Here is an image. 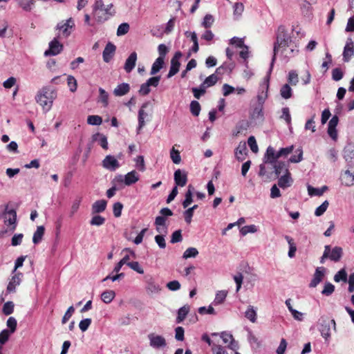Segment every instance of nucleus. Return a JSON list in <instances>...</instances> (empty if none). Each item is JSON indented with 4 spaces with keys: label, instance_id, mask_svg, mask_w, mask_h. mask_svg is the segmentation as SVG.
Here are the masks:
<instances>
[{
    "label": "nucleus",
    "instance_id": "obj_1",
    "mask_svg": "<svg viewBox=\"0 0 354 354\" xmlns=\"http://www.w3.org/2000/svg\"><path fill=\"white\" fill-rule=\"evenodd\" d=\"M291 38L288 35L286 29L283 26H280L277 30V41L274 46V55L272 59L270 68L269 73L271 72L274 62L276 59V55L281 51V54L285 57H290L295 53L298 52V50L294 48H288L290 43L291 42Z\"/></svg>",
    "mask_w": 354,
    "mask_h": 354
},
{
    "label": "nucleus",
    "instance_id": "obj_2",
    "mask_svg": "<svg viewBox=\"0 0 354 354\" xmlns=\"http://www.w3.org/2000/svg\"><path fill=\"white\" fill-rule=\"evenodd\" d=\"M93 15L95 21L102 24L115 14L113 3L104 4L103 0H96L92 6Z\"/></svg>",
    "mask_w": 354,
    "mask_h": 354
},
{
    "label": "nucleus",
    "instance_id": "obj_3",
    "mask_svg": "<svg viewBox=\"0 0 354 354\" xmlns=\"http://www.w3.org/2000/svg\"><path fill=\"white\" fill-rule=\"evenodd\" d=\"M57 97V91L52 86L43 87L36 95L37 102L41 106L45 112L49 111Z\"/></svg>",
    "mask_w": 354,
    "mask_h": 354
},
{
    "label": "nucleus",
    "instance_id": "obj_4",
    "mask_svg": "<svg viewBox=\"0 0 354 354\" xmlns=\"http://www.w3.org/2000/svg\"><path fill=\"white\" fill-rule=\"evenodd\" d=\"M75 27V22L72 18L62 21L57 24L56 30L58 31L57 37L67 38L73 32Z\"/></svg>",
    "mask_w": 354,
    "mask_h": 354
},
{
    "label": "nucleus",
    "instance_id": "obj_5",
    "mask_svg": "<svg viewBox=\"0 0 354 354\" xmlns=\"http://www.w3.org/2000/svg\"><path fill=\"white\" fill-rule=\"evenodd\" d=\"M1 217L8 228L11 231H14L17 226V214L15 210L10 209L8 205H6Z\"/></svg>",
    "mask_w": 354,
    "mask_h": 354
},
{
    "label": "nucleus",
    "instance_id": "obj_6",
    "mask_svg": "<svg viewBox=\"0 0 354 354\" xmlns=\"http://www.w3.org/2000/svg\"><path fill=\"white\" fill-rule=\"evenodd\" d=\"M140 179L139 175L135 170H133L126 175H118L115 180L118 183H123L127 186H130L137 183Z\"/></svg>",
    "mask_w": 354,
    "mask_h": 354
},
{
    "label": "nucleus",
    "instance_id": "obj_7",
    "mask_svg": "<svg viewBox=\"0 0 354 354\" xmlns=\"http://www.w3.org/2000/svg\"><path fill=\"white\" fill-rule=\"evenodd\" d=\"M333 325L334 330L336 328V323L334 319L328 320L327 319H322L319 330L322 336L326 341L330 337V327Z\"/></svg>",
    "mask_w": 354,
    "mask_h": 354
},
{
    "label": "nucleus",
    "instance_id": "obj_8",
    "mask_svg": "<svg viewBox=\"0 0 354 354\" xmlns=\"http://www.w3.org/2000/svg\"><path fill=\"white\" fill-rule=\"evenodd\" d=\"M326 251L328 253V259L334 262H339L343 256V249L340 246H335L331 248L330 245H326L324 246Z\"/></svg>",
    "mask_w": 354,
    "mask_h": 354
},
{
    "label": "nucleus",
    "instance_id": "obj_9",
    "mask_svg": "<svg viewBox=\"0 0 354 354\" xmlns=\"http://www.w3.org/2000/svg\"><path fill=\"white\" fill-rule=\"evenodd\" d=\"M148 339L149 340L150 346L153 348H163L167 345L166 339L162 335H156L155 333H150L148 335Z\"/></svg>",
    "mask_w": 354,
    "mask_h": 354
},
{
    "label": "nucleus",
    "instance_id": "obj_10",
    "mask_svg": "<svg viewBox=\"0 0 354 354\" xmlns=\"http://www.w3.org/2000/svg\"><path fill=\"white\" fill-rule=\"evenodd\" d=\"M59 37H55L49 43V48L44 52L45 56H55L59 54L63 50V45L58 41Z\"/></svg>",
    "mask_w": 354,
    "mask_h": 354
},
{
    "label": "nucleus",
    "instance_id": "obj_11",
    "mask_svg": "<svg viewBox=\"0 0 354 354\" xmlns=\"http://www.w3.org/2000/svg\"><path fill=\"white\" fill-rule=\"evenodd\" d=\"M102 167L109 171H115L120 167L118 160L111 155L106 156L102 160Z\"/></svg>",
    "mask_w": 354,
    "mask_h": 354
},
{
    "label": "nucleus",
    "instance_id": "obj_12",
    "mask_svg": "<svg viewBox=\"0 0 354 354\" xmlns=\"http://www.w3.org/2000/svg\"><path fill=\"white\" fill-rule=\"evenodd\" d=\"M181 57L182 53L178 51L175 53L174 57L171 59L170 69L167 74L168 78L171 77L178 72L180 66L178 60Z\"/></svg>",
    "mask_w": 354,
    "mask_h": 354
},
{
    "label": "nucleus",
    "instance_id": "obj_13",
    "mask_svg": "<svg viewBox=\"0 0 354 354\" xmlns=\"http://www.w3.org/2000/svg\"><path fill=\"white\" fill-rule=\"evenodd\" d=\"M354 55V43L351 38L346 41L343 51V59L345 62H348Z\"/></svg>",
    "mask_w": 354,
    "mask_h": 354
},
{
    "label": "nucleus",
    "instance_id": "obj_14",
    "mask_svg": "<svg viewBox=\"0 0 354 354\" xmlns=\"http://www.w3.org/2000/svg\"><path fill=\"white\" fill-rule=\"evenodd\" d=\"M279 158H280V156H278V152H276L273 147H268L264 156L263 161L265 163L272 165L277 162V160Z\"/></svg>",
    "mask_w": 354,
    "mask_h": 354
},
{
    "label": "nucleus",
    "instance_id": "obj_15",
    "mask_svg": "<svg viewBox=\"0 0 354 354\" xmlns=\"http://www.w3.org/2000/svg\"><path fill=\"white\" fill-rule=\"evenodd\" d=\"M342 184L350 187L354 185V171L346 169L343 171L340 176Z\"/></svg>",
    "mask_w": 354,
    "mask_h": 354
},
{
    "label": "nucleus",
    "instance_id": "obj_16",
    "mask_svg": "<svg viewBox=\"0 0 354 354\" xmlns=\"http://www.w3.org/2000/svg\"><path fill=\"white\" fill-rule=\"evenodd\" d=\"M149 103L148 102H145L144 103L139 111H138V133H139L140 131L144 127V126L145 125V118H147L149 116L148 113L147 112H145V109L147 107Z\"/></svg>",
    "mask_w": 354,
    "mask_h": 354
},
{
    "label": "nucleus",
    "instance_id": "obj_17",
    "mask_svg": "<svg viewBox=\"0 0 354 354\" xmlns=\"http://www.w3.org/2000/svg\"><path fill=\"white\" fill-rule=\"evenodd\" d=\"M344 158L348 164H354V143H348L344 147Z\"/></svg>",
    "mask_w": 354,
    "mask_h": 354
},
{
    "label": "nucleus",
    "instance_id": "obj_18",
    "mask_svg": "<svg viewBox=\"0 0 354 354\" xmlns=\"http://www.w3.org/2000/svg\"><path fill=\"white\" fill-rule=\"evenodd\" d=\"M174 181L178 186H185L187 182V174L180 169H177L174 172Z\"/></svg>",
    "mask_w": 354,
    "mask_h": 354
},
{
    "label": "nucleus",
    "instance_id": "obj_19",
    "mask_svg": "<svg viewBox=\"0 0 354 354\" xmlns=\"http://www.w3.org/2000/svg\"><path fill=\"white\" fill-rule=\"evenodd\" d=\"M137 61V53L133 52L126 59L124 69L127 73H130L135 67Z\"/></svg>",
    "mask_w": 354,
    "mask_h": 354
},
{
    "label": "nucleus",
    "instance_id": "obj_20",
    "mask_svg": "<svg viewBox=\"0 0 354 354\" xmlns=\"http://www.w3.org/2000/svg\"><path fill=\"white\" fill-rule=\"evenodd\" d=\"M115 51V46L112 43H108L103 50V59L108 63L113 57Z\"/></svg>",
    "mask_w": 354,
    "mask_h": 354
},
{
    "label": "nucleus",
    "instance_id": "obj_21",
    "mask_svg": "<svg viewBox=\"0 0 354 354\" xmlns=\"http://www.w3.org/2000/svg\"><path fill=\"white\" fill-rule=\"evenodd\" d=\"M324 268L323 267L317 268L316 269L313 278L310 283V287L315 288L322 281L324 275Z\"/></svg>",
    "mask_w": 354,
    "mask_h": 354
},
{
    "label": "nucleus",
    "instance_id": "obj_22",
    "mask_svg": "<svg viewBox=\"0 0 354 354\" xmlns=\"http://www.w3.org/2000/svg\"><path fill=\"white\" fill-rule=\"evenodd\" d=\"M221 337L222 338L223 343L229 344L228 347L232 350H236L238 348V344L234 341L232 335L226 332H223L221 333Z\"/></svg>",
    "mask_w": 354,
    "mask_h": 354
},
{
    "label": "nucleus",
    "instance_id": "obj_23",
    "mask_svg": "<svg viewBox=\"0 0 354 354\" xmlns=\"http://www.w3.org/2000/svg\"><path fill=\"white\" fill-rule=\"evenodd\" d=\"M292 183V179L290 176V173L287 172L279 178L278 185L282 188L286 189L291 186Z\"/></svg>",
    "mask_w": 354,
    "mask_h": 354
},
{
    "label": "nucleus",
    "instance_id": "obj_24",
    "mask_svg": "<svg viewBox=\"0 0 354 354\" xmlns=\"http://www.w3.org/2000/svg\"><path fill=\"white\" fill-rule=\"evenodd\" d=\"M130 91V86L127 83H122L118 84L113 90V94L115 96H123L128 93Z\"/></svg>",
    "mask_w": 354,
    "mask_h": 354
},
{
    "label": "nucleus",
    "instance_id": "obj_25",
    "mask_svg": "<svg viewBox=\"0 0 354 354\" xmlns=\"http://www.w3.org/2000/svg\"><path fill=\"white\" fill-rule=\"evenodd\" d=\"M106 201L105 200H98L92 205V214H95L101 213L106 209Z\"/></svg>",
    "mask_w": 354,
    "mask_h": 354
},
{
    "label": "nucleus",
    "instance_id": "obj_26",
    "mask_svg": "<svg viewBox=\"0 0 354 354\" xmlns=\"http://www.w3.org/2000/svg\"><path fill=\"white\" fill-rule=\"evenodd\" d=\"M247 154L245 142H240L235 150V156L239 160H243Z\"/></svg>",
    "mask_w": 354,
    "mask_h": 354
},
{
    "label": "nucleus",
    "instance_id": "obj_27",
    "mask_svg": "<svg viewBox=\"0 0 354 354\" xmlns=\"http://www.w3.org/2000/svg\"><path fill=\"white\" fill-rule=\"evenodd\" d=\"M21 282L20 274H15L11 280L10 281L8 286H7V292L8 293L12 292L15 291L16 286H19Z\"/></svg>",
    "mask_w": 354,
    "mask_h": 354
},
{
    "label": "nucleus",
    "instance_id": "obj_28",
    "mask_svg": "<svg viewBox=\"0 0 354 354\" xmlns=\"http://www.w3.org/2000/svg\"><path fill=\"white\" fill-rule=\"evenodd\" d=\"M272 165L274 169V173L277 176L282 173H284L285 174H287V172H289L286 165L283 162H276L272 164Z\"/></svg>",
    "mask_w": 354,
    "mask_h": 354
},
{
    "label": "nucleus",
    "instance_id": "obj_29",
    "mask_svg": "<svg viewBox=\"0 0 354 354\" xmlns=\"http://www.w3.org/2000/svg\"><path fill=\"white\" fill-rule=\"evenodd\" d=\"M245 317L252 323H255L257 319V310L252 306H248L245 312Z\"/></svg>",
    "mask_w": 354,
    "mask_h": 354
},
{
    "label": "nucleus",
    "instance_id": "obj_30",
    "mask_svg": "<svg viewBox=\"0 0 354 354\" xmlns=\"http://www.w3.org/2000/svg\"><path fill=\"white\" fill-rule=\"evenodd\" d=\"M160 286L155 283L153 280H149L147 285V291L149 294L154 295L158 294L160 292Z\"/></svg>",
    "mask_w": 354,
    "mask_h": 354
},
{
    "label": "nucleus",
    "instance_id": "obj_31",
    "mask_svg": "<svg viewBox=\"0 0 354 354\" xmlns=\"http://www.w3.org/2000/svg\"><path fill=\"white\" fill-rule=\"evenodd\" d=\"M97 102L101 103L104 107H106L109 104V93L102 88H99Z\"/></svg>",
    "mask_w": 354,
    "mask_h": 354
},
{
    "label": "nucleus",
    "instance_id": "obj_32",
    "mask_svg": "<svg viewBox=\"0 0 354 354\" xmlns=\"http://www.w3.org/2000/svg\"><path fill=\"white\" fill-rule=\"evenodd\" d=\"M45 228L44 226H38L36 231L35 232L32 237V242L35 244H38L42 240L44 234Z\"/></svg>",
    "mask_w": 354,
    "mask_h": 354
},
{
    "label": "nucleus",
    "instance_id": "obj_33",
    "mask_svg": "<svg viewBox=\"0 0 354 354\" xmlns=\"http://www.w3.org/2000/svg\"><path fill=\"white\" fill-rule=\"evenodd\" d=\"M164 64V59L162 57H158L153 62L150 74L151 75H156L162 68Z\"/></svg>",
    "mask_w": 354,
    "mask_h": 354
},
{
    "label": "nucleus",
    "instance_id": "obj_34",
    "mask_svg": "<svg viewBox=\"0 0 354 354\" xmlns=\"http://www.w3.org/2000/svg\"><path fill=\"white\" fill-rule=\"evenodd\" d=\"M93 139L95 141H97L99 145L104 149H108L107 138L101 133H96L93 135Z\"/></svg>",
    "mask_w": 354,
    "mask_h": 354
},
{
    "label": "nucleus",
    "instance_id": "obj_35",
    "mask_svg": "<svg viewBox=\"0 0 354 354\" xmlns=\"http://www.w3.org/2000/svg\"><path fill=\"white\" fill-rule=\"evenodd\" d=\"M292 90L289 84H283L280 89V95L282 98L287 100L292 97Z\"/></svg>",
    "mask_w": 354,
    "mask_h": 354
},
{
    "label": "nucleus",
    "instance_id": "obj_36",
    "mask_svg": "<svg viewBox=\"0 0 354 354\" xmlns=\"http://www.w3.org/2000/svg\"><path fill=\"white\" fill-rule=\"evenodd\" d=\"M227 295V291L226 290H219L216 293L215 298L213 304L214 305H219L224 302L226 297Z\"/></svg>",
    "mask_w": 354,
    "mask_h": 354
},
{
    "label": "nucleus",
    "instance_id": "obj_37",
    "mask_svg": "<svg viewBox=\"0 0 354 354\" xmlns=\"http://www.w3.org/2000/svg\"><path fill=\"white\" fill-rule=\"evenodd\" d=\"M189 311V306L188 305H185L181 307L178 311V317L176 319L177 322L180 323L181 322H183L185 319Z\"/></svg>",
    "mask_w": 354,
    "mask_h": 354
},
{
    "label": "nucleus",
    "instance_id": "obj_38",
    "mask_svg": "<svg viewBox=\"0 0 354 354\" xmlns=\"http://www.w3.org/2000/svg\"><path fill=\"white\" fill-rule=\"evenodd\" d=\"M115 296L113 290H106L102 293L101 299L105 304L111 303Z\"/></svg>",
    "mask_w": 354,
    "mask_h": 354
},
{
    "label": "nucleus",
    "instance_id": "obj_39",
    "mask_svg": "<svg viewBox=\"0 0 354 354\" xmlns=\"http://www.w3.org/2000/svg\"><path fill=\"white\" fill-rule=\"evenodd\" d=\"M218 81V77L215 74H212L207 77L203 83L201 84V87L205 88L214 85Z\"/></svg>",
    "mask_w": 354,
    "mask_h": 354
},
{
    "label": "nucleus",
    "instance_id": "obj_40",
    "mask_svg": "<svg viewBox=\"0 0 354 354\" xmlns=\"http://www.w3.org/2000/svg\"><path fill=\"white\" fill-rule=\"evenodd\" d=\"M268 84L262 87V91L258 94L257 98L259 105H263L268 97Z\"/></svg>",
    "mask_w": 354,
    "mask_h": 354
},
{
    "label": "nucleus",
    "instance_id": "obj_41",
    "mask_svg": "<svg viewBox=\"0 0 354 354\" xmlns=\"http://www.w3.org/2000/svg\"><path fill=\"white\" fill-rule=\"evenodd\" d=\"M192 189L193 187L189 185L188 189L185 194V198L183 202V206L184 208L187 207L193 201L192 199Z\"/></svg>",
    "mask_w": 354,
    "mask_h": 354
},
{
    "label": "nucleus",
    "instance_id": "obj_42",
    "mask_svg": "<svg viewBox=\"0 0 354 354\" xmlns=\"http://www.w3.org/2000/svg\"><path fill=\"white\" fill-rule=\"evenodd\" d=\"M198 254V251L196 248H188L183 253V258L187 259L195 258Z\"/></svg>",
    "mask_w": 354,
    "mask_h": 354
},
{
    "label": "nucleus",
    "instance_id": "obj_43",
    "mask_svg": "<svg viewBox=\"0 0 354 354\" xmlns=\"http://www.w3.org/2000/svg\"><path fill=\"white\" fill-rule=\"evenodd\" d=\"M288 82L289 84L296 86L299 82L298 74L295 71H290L288 75Z\"/></svg>",
    "mask_w": 354,
    "mask_h": 354
},
{
    "label": "nucleus",
    "instance_id": "obj_44",
    "mask_svg": "<svg viewBox=\"0 0 354 354\" xmlns=\"http://www.w3.org/2000/svg\"><path fill=\"white\" fill-rule=\"evenodd\" d=\"M130 29L129 24L128 23H122L120 25H119L118 29H117V35L118 36H122L126 35Z\"/></svg>",
    "mask_w": 354,
    "mask_h": 354
},
{
    "label": "nucleus",
    "instance_id": "obj_45",
    "mask_svg": "<svg viewBox=\"0 0 354 354\" xmlns=\"http://www.w3.org/2000/svg\"><path fill=\"white\" fill-rule=\"evenodd\" d=\"M257 232V227L255 225H245L241 228L240 232L243 236L248 233H255Z\"/></svg>",
    "mask_w": 354,
    "mask_h": 354
},
{
    "label": "nucleus",
    "instance_id": "obj_46",
    "mask_svg": "<svg viewBox=\"0 0 354 354\" xmlns=\"http://www.w3.org/2000/svg\"><path fill=\"white\" fill-rule=\"evenodd\" d=\"M6 325L8 327V331L11 333H13L17 328V320L13 317H10L6 322Z\"/></svg>",
    "mask_w": 354,
    "mask_h": 354
},
{
    "label": "nucleus",
    "instance_id": "obj_47",
    "mask_svg": "<svg viewBox=\"0 0 354 354\" xmlns=\"http://www.w3.org/2000/svg\"><path fill=\"white\" fill-rule=\"evenodd\" d=\"M87 123L91 125H100L102 123V119L99 115H89L87 118Z\"/></svg>",
    "mask_w": 354,
    "mask_h": 354
},
{
    "label": "nucleus",
    "instance_id": "obj_48",
    "mask_svg": "<svg viewBox=\"0 0 354 354\" xmlns=\"http://www.w3.org/2000/svg\"><path fill=\"white\" fill-rule=\"evenodd\" d=\"M329 205L328 201H325L321 205L316 208L315 214L317 216H320L326 211Z\"/></svg>",
    "mask_w": 354,
    "mask_h": 354
},
{
    "label": "nucleus",
    "instance_id": "obj_49",
    "mask_svg": "<svg viewBox=\"0 0 354 354\" xmlns=\"http://www.w3.org/2000/svg\"><path fill=\"white\" fill-rule=\"evenodd\" d=\"M334 280L336 282H339L340 281H346L347 273L346 270L344 269H342L337 272L334 276Z\"/></svg>",
    "mask_w": 354,
    "mask_h": 354
},
{
    "label": "nucleus",
    "instance_id": "obj_50",
    "mask_svg": "<svg viewBox=\"0 0 354 354\" xmlns=\"http://www.w3.org/2000/svg\"><path fill=\"white\" fill-rule=\"evenodd\" d=\"M105 222V218L100 215H95L93 216L90 221L91 225L100 226L102 225Z\"/></svg>",
    "mask_w": 354,
    "mask_h": 354
},
{
    "label": "nucleus",
    "instance_id": "obj_51",
    "mask_svg": "<svg viewBox=\"0 0 354 354\" xmlns=\"http://www.w3.org/2000/svg\"><path fill=\"white\" fill-rule=\"evenodd\" d=\"M14 310V304L12 301H7L3 306L2 311L4 315H9L12 313Z\"/></svg>",
    "mask_w": 354,
    "mask_h": 354
},
{
    "label": "nucleus",
    "instance_id": "obj_52",
    "mask_svg": "<svg viewBox=\"0 0 354 354\" xmlns=\"http://www.w3.org/2000/svg\"><path fill=\"white\" fill-rule=\"evenodd\" d=\"M343 76H344V73L342 71V69H340L339 68H335L333 69L332 79L334 81H336V82L339 81L340 80L342 79Z\"/></svg>",
    "mask_w": 354,
    "mask_h": 354
},
{
    "label": "nucleus",
    "instance_id": "obj_53",
    "mask_svg": "<svg viewBox=\"0 0 354 354\" xmlns=\"http://www.w3.org/2000/svg\"><path fill=\"white\" fill-rule=\"evenodd\" d=\"M182 240V232L180 230H176L172 233L170 241L171 243H179L181 242Z\"/></svg>",
    "mask_w": 354,
    "mask_h": 354
},
{
    "label": "nucleus",
    "instance_id": "obj_54",
    "mask_svg": "<svg viewBox=\"0 0 354 354\" xmlns=\"http://www.w3.org/2000/svg\"><path fill=\"white\" fill-rule=\"evenodd\" d=\"M190 111L194 115L198 116L201 111L200 104L197 101H192L190 104Z\"/></svg>",
    "mask_w": 354,
    "mask_h": 354
},
{
    "label": "nucleus",
    "instance_id": "obj_55",
    "mask_svg": "<svg viewBox=\"0 0 354 354\" xmlns=\"http://www.w3.org/2000/svg\"><path fill=\"white\" fill-rule=\"evenodd\" d=\"M170 157L175 164H179L181 161V158L180 156V153L178 150H176L174 147L171 150Z\"/></svg>",
    "mask_w": 354,
    "mask_h": 354
},
{
    "label": "nucleus",
    "instance_id": "obj_56",
    "mask_svg": "<svg viewBox=\"0 0 354 354\" xmlns=\"http://www.w3.org/2000/svg\"><path fill=\"white\" fill-rule=\"evenodd\" d=\"M128 266L139 274H143L144 270L138 261H131L128 263Z\"/></svg>",
    "mask_w": 354,
    "mask_h": 354
},
{
    "label": "nucleus",
    "instance_id": "obj_57",
    "mask_svg": "<svg viewBox=\"0 0 354 354\" xmlns=\"http://www.w3.org/2000/svg\"><path fill=\"white\" fill-rule=\"evenodd\" d=\"M67 83L71 92H75L77 90V80L73 76L68 77Z\"/></svg>",
    "mask_w": 354,
    "mask_h": 354
},
{
    "label": "nucleus",
    "instance_id": "obj_58",
    "mask_svg": "<svg viewBox=\"0 0 354 354\" xmlns=\"http://www.w3.org/2000/svg\"><path fill=\"white\" fill-rule=\"evenodd\" d=\"M252 117L254 119H261L263 118L262 105H258L254 109L252 113Z\"/></svg>",
    "mask_w": 354,
    "mask_h": 354
},
{
    "label": "nucleus",
    "instance_id": "obj_59",
    "mask_svg": "<svg viewBox=\"0 0 354 354\" xmlns=\"http://www.w3.org/2000/svg\"><path fill=\"white\" fill-rule=\"evenodd\" d=\"M214 22V18L212 15H206L203 19V21L202 23V25L204 28H208L212 26Z\"/></svg>",
    "mask_w": 354,
    "mask_h": 354
},
{
    "label": "nucleus",
    "instance_id": "obj_60",
    "mask_svg": "<svg viewBox=\"0 0 354 354\" xmlns=\"http://www.w3.org/2000/svg\"><path fill=\"white\" fill-rule=\"evenodd\" d=\"M12 333H10L8 330H3L0 333V344L3 345L9 339Z\"/></svg>",
    "mask_w": 354,
    "mask_h": 354
},
{
    "label": "nucleus",
    "instance_id": "obj_61",
    "mask_svg": "<svg viewBox=\"0 0 354 354\" xmlns=\"http://www.w3.org/2000/svg\"><path fill=\"white\" fill-rule=\"evenodd\" d=\"M248 144L250 147V149L254 152H258L259 148L257 144L256 139L254 136H250L248 140Z\"/></svg>",
    "mask_w": 354,
    "mask_h": 354
},
{
    "label": "nucleus",
    "instance_id": "obj_62",
    "mask_svg": "<svg viewBox=\"0 0 354 354\" xmlns=\"http://www.w3.org/2000/svg\"><path fill=\"white\" fill-rule=\"evenodd\" d=\"M296 153H298L297 156H292L290 157L289 161L290 162H293V163H297V162H299L302 160L303 159V151L301 149H298L297 151H296Z\"/></svg>",
    "mask_w": 354,
    "mask_h": 354
},
{
    "label": "nucleus",
    "instance_id": "obj_63",
    "mask_svg": "<svg viewBox=\"0 0 354 354\" xmlns=\"http://www.w3.org/2000/svg\"><path fill=\"white\" fill-rule=\"evenodd\" d=\"M335 290V286L330 283H326L324 285V289L322 293L324 295H330Z\"/></svg>",
    "mask_w": 354,
    "mask_h": 354
},
{
    "label": "nucleus",
    "instance_id": "obj_64",
    "mask_svg": "<svg viewBox=\"0 0 354 354\" xmlns=\"http://www.w3.org/2000/svg\"><path fill=\"white\" fill-rule=\"evenodd\" d=\"M91 324V319L86 318L80 321L79 327L82 332L86 331Z\"/></svg>",
    "mask_w": 354,
    "mask_h": 354
}]
</instances>
